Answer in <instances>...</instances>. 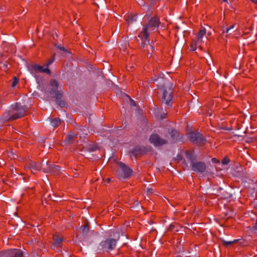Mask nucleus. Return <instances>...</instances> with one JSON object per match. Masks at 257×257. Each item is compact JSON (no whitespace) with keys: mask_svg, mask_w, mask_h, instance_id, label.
<instances>
[{"mask_svg":"<svg viewBox=\"0 0 257 257\" xmlns=\"http://www.w3.org/2000/svg\"><path fill=\"white\" fill-rule=\"evenodd\" d=\"M28 108L26 105L17 102L11 105V108L4 113L2 119L4 122L12 121L27 115Z\"/></svg>","mask_w":257,"mask_h":257,"instance_id":"1","label":"nucleus"},{"mask_svg":"<svg viewBox=\"0 0 257 257\" xmlns=\"http://www.w3.org/2000/svg\"><path fill=\"white\" fill-rule=\"evenodd\" d=\"M173 84L171 82H167L164 84L163 88L160 90L162 94L161 106L162 108H165L166 111L172 106V98L173 97Z\"/></svg>","mask_w":257,"mask_h":257,"instance_id":"2","label":"nucleus"},{"mask_svg":"<svg viewBox=\"0 0 257 257\" xmlns=\"http://www.w3.org/2000/svg\"><path fill=\"white\" fill-rule=\"evenodd\" d=\"M160 21L157 17L151 18L148 24L140 32V36L146 37L148 35H149L150 31L158 27Z\"/></svg>","mask_w":257,"mask_h":257,"instance_id":"3","label":"nucleus"},{"mask_svg":"<svg viewBox=\"0 0 257 257\" xmlns=\"http://www.w3.org/2000/svg\"><path fill=\"white\" fill-rule=\"evenodd\" d=\"M188 137L194 144L203 145L206 143V139L203 135L198 132H191L188 134Z\"/></svg>","mask_w":257,"mask_h":257,"instance_id":"4","label":"nucleus"},{"mask_svg":"<svg viewBox=\"0 0 257 257\" xmlns=\"http://www.w3.org/2000/svg\"><path fill=\"white\" fill-rule=\"evenodd\" d=\"M118 165L120 171L123 173V174H122L120 171L117 172V176L119 179L128 178L131 175L133 170L124 163L120 162L118 164Z\"/></svg>","mask_w":257,"mask_h":257,"instance_id":"5","label":"nucleus"},{"mask_svg":"<svg viewBox=\"0 0 257 257\" xmlns=\"http://www.w3.org/2000/svg\"><path fill=\"white\" fill-rule=\"evenodd\" d=\"M117 242L116 239L108 238L100 243V245L103 250L109 252L113 249L116 246Z\"/></svg>","mask_w":257,"mask_h":257,"instance_id":"6","label":"nucleus"},{"mask_svg":"<svg viewBox=\"0 0 257 257\" xmlns=\"http://www.w3.org/2000/svg\"><path fill=\"white\" fill-rule=\"evenodd\" d=\"M57 89L56 88H52L50 93L53 97L56 99L57 104L60 107H63L65 105V102L61 99L62 97V93L59 91H58Z\"/></svg>","mask_w":257,"mask_h":257,"instance_id":"7","label":"nucleus"},{"mask_svg":"<svg viewBox=\"0 0 257 257\" xmlns=\"http://www.w3.org/2000/svg\"><path fill=\"white\" fill-rule=\"evenodd\" d=\"M151 143L156 146H161L167 143V141L162 139L159 135L154 134L151 135L150 139Z\"/></svg>","mask_w":257,"mask_h":257,"instance_id":"8","label":"nucleus"},{"mask_svg":"<svg viewBox=\"0 0 257 257\" xmlns=\"http://www.w3.org/2000/svg\"><path fill=\"white\" fill-rule=\"evenodd\" d=\"M191 170L194 172L203 173L206 169V164L203 162H198L197 160L190 165Z\"/></svg>","mask_w":257,"mask_h":257,"instance_id":"9","label":"nucleus"},{"mask_svg":"<svg viewBox=\"0 0 257 257\" xmlns=\"http://www.w3.org/2000/svg\"><path fill=\"white\" fill-rule=\"evenodd\" d=\"M146 153V149L143 146H136L130 152L131 157H140L144 155Z\"/></svg>","mask_w":257,"mask_h":257,"instance_id":"10","label":"nucleus"},{"mask_svg":"<svg viewBox=\"0 0 257 257\" xmlns=\"http://www.w3.org/2000/svg\"><path fill=\"white\" fill-rule=\"evenodd\" d=\"M31 71L32 73L34 71L35 73H45L50 75L51 71L48 68H44L43 66L38 64H33L31 66Z\"/></svg>","mask_w":257,"mask_h":257,"instance_id":"11","label":"nucleus"},{"mask_svg":"<svg viewBox=\"0 0 257 257\" xmlns=\"http://www.w3.org/2000/svg\"><path fill=\"white\" fill-rule=\"evenodd\" d=\"M27 168L34 173V171H39L41 169V166L39 164H37L35 162L31 161L27 165Z\"/></svg>","mask_w":257,"mask_h":257,"instance_id":"12","label":"nucleus"},{"mask_svg":"<svg viewBox=\"0 0 257 257\" xmlns=\"http://www.w3.org/2000/svg\"><path fill=\"white\" fill-rule=\"evenodd\" d=\"M77 134L74 132H70L67 135L65 140L66 144H72L74 142L75 139L77 138Z\"/></svg>","mask_w":257,"mask_h":257,"instance_id":"13","label":"nucleus"},{"mask_svg":"<svg viewBox=\"0 0 257 257\" xmlns=\"http://www.w3.org/2000/svg\"><path fill=\"white\" fill-rule=\"evenodd\" d=\"M89 229L88 222L87 221L86 222H85V224L83 225H82L80 227V232L82 234V235L85 238L87 236V233H88Z\"/></svg>","mask_w":257,"mask_h":257,"instance_id":"14","label":"nucleus"},{"mask_svg":"<svg viewBox=\"0 0 257 257\" xmlns=\"http://www.w3.org/2000/svg\"><path fill=\"white\" fill-rule=\"evenodd\" d=\"M22 251L18 249H12L9 250V257H23Z\"/></svg>","mask_w":257,"mask_h":257,"instance_id":"15","label":"nucleus"},{"mask_svg":"<svg viewBox=\"0 0 257 257\" xmlns=\"http://www.w3.org/2000/svg\"><path fill=\"white\" fill-rule=\"evenodd\" d=\"M168 133L171 136L173 143H175L178 140L179 134L177 130L172 128L169 129Z\"/></svg>","mask_w":257,"mask_h":257,"instance_id":"16","label":"nucleus"},{"mask_svg":"<svg viewBox=\"0 0 257 257\" xmlns=\"http://www.w3.org/2000/svg\"><path fill=\"white\" fill-rule=\"evenodd\" d=\"M185 156L186 158L190 161V165L197 160L196 157L194 155L192 151L187 150Z\"/></svg>","mask_w":257,"mask_h":257,"instance_id":"17","label":"nucleus"},{"mask_svg":"<svg viewBox=\"0 0 257 257\" xmlns=\"http://www.w3.org/2000/svg\"><path fill=\"white\" fill-rule=\"evenodd\" d=\"M142 49L144 51H147L148 54H151L154 49V43L152 42H151V43H148L146 46L143 45V48ZM147 57H149V55H148Z\"/></svg>","mask_w":257,"mask_h":257,"instance_id":"18","label":"nucleus"},{"mask_svg":"<svg viewBox=\"0 0 257 257\" xmlns=\"http://www.w3.org/2000/svg\"><path fill=\"white\" fill-rule=\"evenodd\" d=\"M53 240L54 245L59 246L63 241V238L61 237H59L58 234H55L53 235Z\"/></svg>","mask_w":257,"mask_h":257,"instance_id":"19","label":"nucleus"},{"mask_svg":"<svg viewBox=\"0 0 257 257\" xmlns=\"http://www.w3.org/2000/svg\"><path fill=\"white\" fill-rule=\"evenodd\" d=\"M52 126L53 127L58 126L61 123V120L59 118H49Z\"/></svg>","mask_w":257,"mask_h":257,"instance_id":"20","label":"nucleus"},{"mask_svg":"<svg viewBox=\"0 0 257 257\" xmlns=\"http://www.w3.org/2000/svg\"><path fill=\"white\" fill-rule=\"evenodd\" d=\"M149 35H148L146 37H141L140 36V33L139 34V37L141 38V39L142 40V43H141V47L142 48H143V45L144 46H146L147 45V43H151V42H150V40L148 39V37H149Z\"/></svg>","mask_w":257,"mask_h":257,"instance_id":"21","label":"nucleus"},{"mask_svg":"<svg viewBox=\"0 0 257 257\" xmlns=\"http://www.w3.org/2000/svg\"><path fill=\"white\" fill-rule=\"evenodd\" d=\"M50 168V171L55 174H58L60 172V167L55 165H51Z\"/></svg>","mask_w":257,"mask_h":257,"instance_id":"22","label":"nucleus"},{"mask_svg":"<svg viewBox=\"0 0 257 257\" xmlns=\"http://www.w3.org/2000/svg\"><path fill=\"white\" fill-rule=\"evenodd\" d=\"M137 20V15H129L127 16V17L125 19V21L127 23V24L129 25L130 24H132L133 22L136 21Z\"/></svg>","mask_w":257,"mask_h":257,"instance_id":"23","label":"nucleus"},{"mask_svg":"<svg viewBox=\"0 0 257 257\" xmlns=\"http://www.w3.org/2000/svg\"><path fill=\"white\" fill-rule=\"evenodd\" d=\"M86 149L89 152H94L96 151L98 147L97 146L93 144H90L86 146Z\"/></svg>","mask_w":257,"mask_h":257,"instance_id":"24","label":"nucleus"},{"mask_svg":"<svg viewBox=\"0 0 257 257\" xmlns=\"http://www.w3.org/2000/svg\"><path fill=\"white\" fill-rule=\"evenodd\" d=\"M206 30L204 28H202L196 37L199 38H202V37L206 34Z\"/></svg>","mask_w":257,"mask_h":257,"instance_id":"25","label":"nucleus"},{"mask_svg":"<svg viewBox=\"0 0 257 257\" xmlns=\"http://www.w3.org/2000/svg\"><path fill=\"white\" fill-rule=\"evenodd\" d=\"M50 85L54 87V88H56V89H58V83L57 80L55 79H52L50 81Z\"/></svg>","mask_w":257,"mask_h":257,"instance_id":"26","label":"nucleus"},{"mask_svg":"<svg viewBox=\"0 0 257 257\" xmlns=\"http://www.w3.org/2000/svg\"><path fill=\"white\" fill-rule=\"evenodd\" d=\"M193 41L196 44V45L198 46V47L201 48V44L202 42V38L196 37L195 39Z\"/></svg>","mask_w":257,"mask_h":257,"instance_id":"27","label":"nucleus"},{"mask_svg":"<svg viewBox=\"0 0 257 257\" xmlns=\"http://www.w3.org/2000/svg\"><path fill=\"white\" fill-rule=\"evenodd\" d=\"M55 54H54L52 58H51L50 59L48 60L47 63L45 64V66L47 67H49L55 60Z\"/></svg>","mask_w":257,"mask_h":257,"instance_id":"28","label":"nucleus"},{"mask_svg":"<svg viewBox=\"0 0 257 257\" xmlns=\"http://www.w3.org/2000/svg\"><path fill=\"white\" fill-rule=\"evenodd\" d=\"M0 257H9V250L1 252Z\"/></svg>","mask_w":257,"mask_h":257,"instance_id":"29","label":"nucleus"},{"mask_svg":"<svg viewBox=\"0 0 257 257\" xmlns=\"http://www.w3.org/2000/svg\"><path fill=\"white\" fill-rule=\"evenodd\" d=\"M230 162V160L227 156L225 157L221 161L222 164L223 165H227Z\"/></svg>","mask_w":257,"mask_h":257,"instance_id":"30","label":"nucleus"},{"mask_svg":"<svg viewBox=\"0 0 257 257\" xmlns=\"http://www.w3.org/2000/svg\"><path fill=\"white\" fill-rule=\"evenodd\" d=\"M19 81L18 79L16 77H14L13 78V82L12 84V87H14L16 86Z\"/></svg>","mask_w":257,"mask_h":257,"instance_id":"31","label":"nucleus"},{"mask_svg":"<svg viewBox=\"0 0 257 257\" xmlns=\"http://www.w3.org/2000/svg\"><path fill=\"white\" fill-rule=\"evenodd\" d=\"M236 240H234L233 241H226L225 240H223V244L226 246H228L231 245L233 242H235Z\"/></svg>","mask_w":257,"mask_h":257,"instance_id":"32","label":"nucleus"},{"mask_svg":"<svg viewBox=\"0 0 257 257\" xmlns=\"http://www.w3.org/2000/svg\"><path fill=\"white\" fill-rule=\"evenodd\" d=\"M55 47H56L57 49H59L60 50H61V51H63V52H67L66 49L64 47H62V46H61L60 45H57V44H55Z\"/></svg>","mask_w":257,"mask_h":257,"instance_id":"33","label":"nucleus"},{"mask_svg":"<svg viewBox=\"0 0 257 257\" xmlns=\"http://www.w3.org/2000/svg\"><path fill=\"white\" fill-rule=\"evenodd\" d=\"M197 47H198V46L196 45V44L193 41L191 45V50L192 51H195Z\"/></svg>","mask_w":257,"mask_h":257,"instance_id":"34","label":"nucleus"},{"mask_svg":"<svg viewBox=\"0 0 257 257\" xmlns=\"http://www.w3.org/2000/svg\"><path fill=\"white\" fill-rule=\"evenodd\" d=\"M151 4H150V6L148 8V13L151 10V9L153 7L154 4V3H155V2L156 1V0H151Z\"/></svg>","mask_w":257,"mask_h":257,"instance_id":"35","label":"nucleus"},{"mask_svg":"<svg viewBox=\"0 0 257 257\" xmlns=\"http://www.w3.org/2000/svg\"><path fill=\"white\" fill-rule=\"evenodd\" d=\"M234 25H232L229 28H226L225 31L223 30V33H229V31L232 29H233L234 28Z\"/></svg>","mask_w":257,"mask_h":257,"instance_id":"36","label":"nucleus"},{"mask_svg":"<svg viewBox=\"0 0 257 257\" xmlns=\"http://www.w3.org/2000/svg\"><path fill=\"white\" fill-rule=\"evenodd\" d=\"M212 161L214 163H219V161L218 159H217L216 158H212Z\"/></svg>","mask_w":257,"mask_h":257,"instance_id":"37","label":"nucleus"},{"mask_svg":"<svg viewBox=\"0 0 257 257\" xmlns=\"http://www.w3.org/2000/svg\"><path fill=\"white\" fill-rule=\"evenodd\" d=\"M166 115H167V113H164L161 115L160 117L161 118V119H163V118H165L166 117Z\"/></svg>","mask_w":257,"mask_h":257,"instance_id":"38","label":"nucleus"},{"mask_svg":"<svg viewBox=\"0 0 257 257\" xmlns=\"http://www.w3.org/2000/svg\"><path fill=\"white\" fill-rule=\"evenodd\" d=\"M252 230H257V220H256L255 223L252 226Z\"/></svg>","mask_w":257,"mask_h":257,"instance_id":"39","label":"nucleus"},{"mask_svg":"<svg viewBox=\"0 0 257 257\" xmlns=\"http://www.w3.org/2000/svg\"><path fill=\"white\" fill-rule=\"evenodd\" d=\"M174 225L173 224H171L169 227V230L172 231L173 229H174Z\"/></svg>","mask_w":257,"mask_h":257,"instance_id":"40","label":"nucleus"},{"mask_svg":"<svg viewBox=\"0 0 257 257\" xmlns=\"http://www.w3.org/2000/svg\"><path fill=\"white\" fill-rule=\"evenodd\" d=\"M157 80V78H151L150 80V82L152 83H154L156 80Z\"/></svg>","mask_w":257,"mask_h":257,"instance_id":"41","label":"nucleus"},{"mask_svg":"<svg viewBox=\"0 0 257 257\" xmlns=\"http://www.w3.org/2000/svg\"><path fill=\"white\" fill-rule=\"evenodd\" d=\"M139 5L141 6H145V3L142 1V2L141 3L139 4Z\"/></svg>","mask_w":257,"mask_h":257,"instance_id":"42","label":"nucleus"},{"mask_svg":"<svg viewBox=\"0 0 257 257\" xmlns=\"http://www.w3.org/2000/svg\"><path fill=\"white\" fill-rule=\"evenodd\" d=\"M131 103H132V104L133 105H134V106H135V105H136V103H135V102L134 100H133L132 99H131Z\"/></svg>","mask_w":257,"mask_h":257,"instance_id":"43","label":"nucleus"},{"mask_svg":"<svg viewBox=\"0 0 257 257\" xmlns=\"http://www.w3.org/2000/svg\"><path fill=\"white\" fill-rule=\"evenodd\" d=\"M252 2L257 4V0H250Z\"/></svg>","mask_w":257,"mask_h":257,"instance_id":"44","label":"nucleus"},{"mask_svg":"<svg viewBox=\"0 0 257 257\" xmlns=\"http://www.w3.org/2000/svg\"><path fill=\"white\" fill-rule=\"evenodd\" d=\"M110 179H109V178L107 179V183H108L110 182Z\"/></svg>","mask_w":257,"mask_h":257,"instance_id":"45","label":"nucleus"},{"mask_svg":"<svg viewBox=\"0 0 257 257\" xmlns=\"http://www.w3.org/2000/svg\"><path fill=\"white\" fill-rule=\"evenodd\" d=\"M4 66L5 68H7L8 67V65L5 64H4Z\"/></svg>","mask_w":257,"mask_h":257,"instance_id":"46","label":"nucleus"},{"mask_svg":"<svg viewBox=\"0 0 257 257\" xmlns=\"http://www.w3.org/2000/svg\"><path fill=\"white\" fill-rule=\"evenodd\" d=\"M223 2H227V0H223Z\"/></svg>","mask_w":257,"mask_h":257,"instance_id":"47","label":"nucleus"},{"mask_svg":"<svg viewBox=\"0 0 257 257\" xmlns=\"http://www.w3.org/2000/svg\"><path fill=\"white\" fill-rule=\"evenodd\" d=\"M148 14H147V15L145 16V17H148Z\"/></svg>","mask_w":257,"mask_h":257,"instance_id":"48","label":"nucleus"}]
</instances>
